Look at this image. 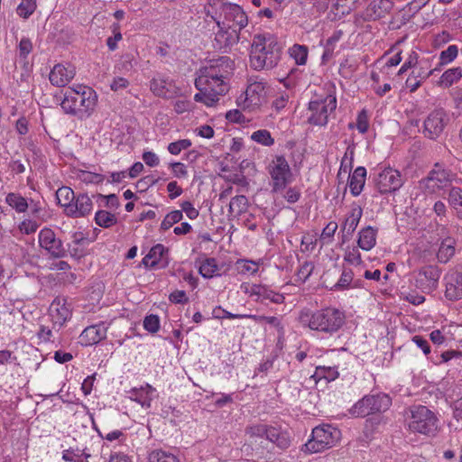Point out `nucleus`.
<instances>
[{
    "mask_svg": "<svg viewBox=\"0 0 462 462\" xmlns=\"http://www.w3.org/2000/svg\"><path fill=\"white\" fill-rule=\"evenodd\" d=\"M235 69L234 61L223 56L199 69L195 80L199 90L194 96L196 102L214 106L229 90V78Z\"/></svg>",
    "mask_w": 462,
    "mask_h": 462,
    "instance_id": "obj_1",
    "label": "nucleus"
},
{
    "mask_svg": "<svg viewBox=\"0 0 462 462\" xmlns=\"http://www.w3.org/2000/svg\"><path fill=\"white\" fill-rule=\"evenodd\" d=\"M300 326L326 336L337 333L346 323V314L335 307H326L311 310L302 309L298 317Z\"/></svg>",
    "mask_w": 462,
    "mask_h": 462,
    "instance_id": "obj_2",
    "label": "nucleus"
},
{
    "mask_svg": "<svg viewBox=\"0 0 462 462\" xmlns=\"http://www.w3.org/2000/svg\"><path fill=\"white\" fill-rule=\"evenodd\" d=\"M97 104V95L92 88L74 84L65 91L60 106L65 114L86 119L94 113Z\"/></svg>",
    "mask_w": 462,
    "mask_h": 462,
    "instance_id": "obj_3",
    "label": "nucleus"
},
{
    "mask_svg": "<svg viewBox=\"0 0 462 462\" xmlns=\"http://www.w3.org/2000/svg\"><path fill=\"white\" fill-rule=\"evenodd\" d=\"M282 49L274 35L265 32L255 34L250 50V65L255 70L274 68L281 58Z\"/></svg>",
    "mask_w": 462,
    "mask_h": 462,
    "instance_id": "obj_4",
    "label": "nucleus"
},
{
    "mask_svg": "<svg viewBox=\"0 0 462 462\" xmlns=\"http://www.w3.org/2000/svg\"><path fill=\"white\" fill-rule=\"evenodd\" d=\"M222 12L225 15V22L228 30L225 29V26H221L220 23L217 22L219 31L216 34V40L223 42L225 45H234L239 42V32L242 29L247 26L248 17L243 8L233 3H225L222 5Z\"/></svg>",
    "mask_w": 462,
    "mask_h": 462,
    "instance_id": "obj_5",
    "label": "nucleus"
},
{
    "mask_svg": "<svg viewBox=\"0 0 462 462\" xmlns=\"http://www.w3.org/2000/svg\"><path fill=\"white\" fill-rule=\"evenodd\" d=\"M341 439V431L331 424L316 426L310 438L302 446L301 451L306 454L323 452L337 445Z\"/></svg>",
    "mask_w": 462,
    "mask_h": 462,
    "instance_id": "obj_6",
    "label": "nucleus"
},
{
    "mask_svg": "<svg viewBox=\"0 0 462 462\" xmlns=\"http://www.w3.org/2000/svg\"><path fill=\"white\" fill-rule=\"evenodd\" d=\"M266 103V83L257 77L248 79L245 90L236 99V106L246 112H257Z\"/></svg>",
    "mask_w": 462,
    "mask_h": 462,
    "instance_id": "obj_7",
    "label": "nucleus"
},
{
    "mask_svg": "<svg viewBox=\"0 0 462 462\" xmlns=\"http://www.w3.org/2000/svg\"><path fill=\"white\" fill-rule=\"evenodd\" d=\"M337 108V97L330 92L315 94L309 102L308 121L310 124L324 126L328 122L329 116Z\"/></svg>",
    "mask_w": 462,
    "mask_h": 462,
    "instance_id": "obj_8",
    "label": "nucleus"
},
{
    "mask_svg": "<svg viewBox=\"0 0 462 462\" xmlns=\"http://www.w3.org/2000/svg\"><path fill=\"white\" fill-rule=\"evenodd\" d=\"M266 170L271 179V192L273 194L283 191L292 181L291 168L283 155L273 156Z\"/></svg>",
    "mask_w": 462,
    "mask_h": 462,
    "instance_id": "obj_9",
    "label": "nucleus"
},
{
    "mask_svg": "<svg viewBox=\"0 0 462 462\" xmlns=\"http://www.w3.org/2000/svg\"><path fill=\"white\" fill-rule=\"evenodd\" d=\"M409 412L408 427L411 431L430 435L437 430V417L426 406L413 405Z\"/></svg>",
    "mask_w": 462,
    "mask_h": 462,
    "instance_id": "obj_10",
    "label": "nucleus"
},
{
    "mask_svg": "<svg viewBox=\"0 0 462 462\" xmlns=\"http://www.w3.org/2000/svg\"><path fill=\"white\" fill-rule=\"evenodd\" d=\"M392 404L388 394L377 393L365 395L349 410L355 417H365L373 413L387 411Z\"/></svg>",
    "mask_w": 462,
    "mask_h": 462,
    "instance_id": "obj_11",
    "label": "nucleus"
},
{
    "mask_svg": "<svg viewBox=\"0 0 462 462\" xmlns=\"http://www.w3.org/2000/svg\"><path fill=\"white\" fill-rule=\"evenodd\" d=\"M374 181L381 194L393 193L399 190L404 182L401 172L392 167L378 169Z\"/></svg>",
    "mask_w": 462,
    "mask_h": 462,
    "instance_id": "obj_12",
    "label": "nucleus"
},
{
    "mask_svg": "<svg viewBox=\"0 0 462 462\" xmlns=\"http://www.w3.org/2000/svg\"><path fill=\"white\" fill-rule=\"evenodd\" d=\"M240 290L249 297L254 298L255 301L263 302L268 300L275 304H282L285 300L283 294L273 291L266 284L242 282Z\"/></svg>",
    "mask_w": 462,
    "mask_h": 462,
    "instance_id": "obj_13",
    "label": "nucleus"
},
{
    "mask_svg": "<svg viewBox=\"0 0 462 462\" xmlns=\"http://www.w3.org/2000/svg\"><path fill=\"white\" fill-rule=\"evenodd\" d=\"M449 117L445 109L441 107L432 110L423 123V134L426 137L435 140L445 129Z\"/></svg>",
    "mask_w": 462,
    "mask_h": 462,
    "instance_id": "obj_14",
    "label": "nucleus"
},
{
    "mask_svg": "<svg viewBox=\"0 0 462 462\" xmlns=\"http://www.w3.org/2000/svg\"><path fill=\"white\" fill-rule=\"evenodd\" d=\"M393 7L392 0H374L363 12L355 14V23L361 24L364 22L383 18L392 11Z\"/></svg>",
    "mask_w": 462,
    "mask_h": 462,
    "instance_id": "obj_15",
    "label": "nucleus"
},
{
    "mask_svg": "<svg viewBox=\"0 0 462 462\" xmlns=\"http://www.w3.org/2000/svg\"><path fill=\"white\" fill-rule=\"evenodd\" d=\"M454 178V173L437 163L424 180V185L430 192L435 193L449 187Z\"/></svg>",
    "mask_w": 462,
    "mask_h": 462,
    "instance_id": "obj_16",
    "label": "nucleus"
},
{
    "mask_svg": "<svg viewBox=\"0 0 462 462\" xmlns=\"http://www.w3.org/2000/svg\"><path fill=\"white\" fill-rule=\"evenodd\" d=\"M40 246L55 258H61L65 255V250L60 239L56 237L51 228L44 227L38 235Z\"/></svg>",
    "mask_w": 462,
    "mask_h": 462,
    "instance_id": "obj_17",
    "label": "nucleus"
},
{
    "mask_svg": "<svg viewBox=\"0 0 462 462\" xmlns=\"http://www.w3.org/2000/svg\"><path fill=\"white\" fill-rule=\"evenodd\" d=\"M49 318L51 323L55 324L56 328H62L71 318V310L67 300L62 298H56L49 308Z\"/></svg>",
    "mask_w": 462,
    "mask_h": 462,
    "instance_id": "obj_18",
    "label": "nucleus"
},
{
    "mask_svg": "<svg viewBox=\"0 0 462 462\" xmlns=\"http://www.w3.org/2000/svg\"><path fill=\"white\" fill-rule=\"evenodd\" d=\"M150 90L157 97L162 98H172L179 93L175 82L169 77L158 75L150 81Z\"/></svg>",
    "mask_w": 462,
    "mask_h": 462,
    "instance_id": "obj_19",
    "label": "nucleus"
},
{
    "mask_svg": "<svg viewBox=\"0 0 462 462\" xmlns=\"http://www.w3.org/2000/svg\"><path fill=\"white\" fill-rule=\"evenodd\" d=\"M254 434L264 437L267 440L275 444L282 449H285L291 445L289 434L274 427H267L265 425L257 426L254 429Z\"/></svg>",
    "mask_w": 462,
    "mask_h": 462,
    "instance_id": "obj_20",
    "label": "nucleus"
},
{
    "mask_svg": "<svg viewBox=\"0 0 462 462\" xmlns=\"http://www.w3.org/2000/svg\"><path fill=\"white\" fill-rule=\"evenodd\" d=\"M445 297L448 300L462 299V273L457 270H449L444 276Z\"/></svg>",
    "mask_w": 462,
    "mask_h": 462,
    "instance_id": "obj_21",
    "label": "nucleus"
},
{
    "mask_svg": "<svg viewBox=\"0 0 462 462\" xmlns=\"http://www.w3.org/2000/svg\"><path fill=\"white\" fill-rule=\"evenodd\" d=\"M128 398L140 404L143 409L151 408L152 400L157 397V390L149 383H144L140 387H134L128 391Z\"/></svg>",
    "mask_w": 462,
    "mask_h": 462,
    "instance_id": "obj_22",
    "label": "nucleus"
},
{
    "mask_svg": "<svg viewBox=\"0 0 462 462\" xmlns=\"http://www.w3.org/2000/svg\"><path fill=\"white\" fill-rule=\"evenodd\" d=\"M75 68L70 65L56 64L50 72L51 83L56 87H65L75 77Z\"/></svg>",
    "mask_w": 462,
    "mask_h": 462,
    "instance_id": "obj_23",
    "label": "nucleus"
},
{
    "mask_svg": "<svg viewBox=\"0 0 462 462\" xmlns=\"http://www.w3.org/2000/svg\"><path fill=\"white\" fill-rule=\"evenodd\" d=\"M93 209L91 199L87 194H79L73 202L67 207L66 215L71 217H82L88 215Z\"/></svg>",
    "mask_w": 462,
    "mask_h": 462,
    "instance_id": "obj_24",
    "label": "nucleus"
},
{
    "mask_svg": "<svg viewBox=\"0 0 462 462\" xmlns=\"http://www.w3.org/2000/svg\"><path fill=\"white\" fill-rule=\"evenodd\" d=\"M363 216V209L360 206L355 205L346 215L344 223L341 226L342 243H345L356 231L360 219Z\"/></svg>",
    "mask_w": 462,
    "mask_h": 462,
    "instance_id": "obj_25",
    "label": "nucleus"
},
{
    "mask_svg": "<svg viewBox=\"0 0 462 462\" xmlns=\"http://www.w3.org/2000/svg\"><path fill=\"white\" fill-rule=\"evenodd\" d=\"M106 337V328L104 324H97L87 327L79 335V343L88 346L99 343Z\"/></svg>",
    "mask_w": 462,
    "mask_h": 462,
    "instance_id": "obj_26",
    "label": "nucleus"
},
{
    "mask_svg": "<svg viewBox=\"0 0 462 462\" xmlns=\"http://www.w3.org/2000/svg\"><path fill=\"white\" fill-rule=\"evenodd\" d=\"M441 275V271L434 265L422 267L418 273V282H426L425 288L435 289Z\"/></svg>",
    "mask_w": 462,
    "mask_h": 462,
    "instance_id": "obj_27",
    "label": "nucleus"
},
{
    "mask_svg": "<svg viewBox=\"0 0 462 462\" xmlns=\"http://www.w3.org/2000/svg\"><path fill=\"white\" fill-rule=\"evenodd\" d=\"M366 179V170L365 167H357L354 172L349 175L348 187L351 194L357 197L363 191Z\"/></svg>",
    "mask_w": 462,
    "mask_h": 462,
    "instance_id": "obj_28",
    "label": "nucleus"
},
{
    "mask_svg": "<svg viewBox=\"0 0 462 462\" xmlns=\"http://www.w3.org/2000/svg\"><path fill=\"white\" fill-rule=\"evenodd\" d=\"M377 229L373 226L362 228L358 233V247L365 251H370L376 245Z\"/></svg>",
    "mask_w": 462,
    "mask_h": 462,
    "instance_id": "obj_29",
    "label": "nucleus"
},
{
    "mask_svg": "<svg viewBox=\"0 0 462 462\" xmlns=\"http://www.w3.org/2000/svg\"><path fill=\"white\" fill-rule=\"evenodd\" d=\"M167 248L162 244L153 245L149 253L143 258V264L145 267L155 268L160 264L163 254L167 253Z\"/></svg>",
    "mask_w": 462,
    "mask_h": 462,
    "instance_id": "obj_30",
    "label": "nucleus"
},
{
    "mask_svg": "<svg viewBox=\"0 0 462 462\" xmlns=\"http://www.w3.org/2000/svg\"><path fill=\"white\" fill-rule=\"evenodd\" d=\"M455 245V240L451 237L442 240L437 253V259L440 263H447L454 256Z\"/></svg>",
    "mask_w": 462,
    "mask_h": 462,
    "instance_id": "obj_31",
    "label": "nucleus"
},
{
    "mask_svg": "<svg viewBox=\"0 0 462 462\" xmlns=\"http://www.w3.org/2000/svg\"><path fill=\"white\" fill-rule=\"evenodd\" d=\"M5 203L17 213H25L29 208L27 199L20 193L10 192L5 196Z\"/></svg>",
    "mask_w": 462,
    "mask_h": 462,
    "instance_id": "obj_32",
    "label": "nucleus"
},
{
    "mask_svg": "<svg viewBox=\"0 0 462 462\" xmlns=\"http://www.w3.org/2000/svg\"><path fill=\"white\" fill-rule=\"evenodd\" d=\"M199 273L202 277L211 279L220 275V267L215 258H207L200 263Z\"/></svg>",
    "mask_w": 462,
    "mask_h": 462,
    "instance_id": "obj_33",
    "label": "nucleus"
},
{
    "mask_svg": "<svg viewBox=\"0 0 462 462\" xmlns=\"http://www.w3.org/2000/svg\"><path fill=\"white\" fill-rule=\"evenodd\" d=\"M462 78V69L459 67L451 68L442 73L439 79V86L449 88Z\"/></svg>",
    "mask_w": 462,
    "mask_h": 462,
    "instance_id": "obj_34",
    "label": "nucleus"
},
{
    "mask_svg": "<svg viewBox=\"0 0 462 462\" xmlns=\"http://www.w3.org/2000/svg\"><path fill=\"white\" fill-rule=\"evenodd\" d=\"M146 462H180L176 455L163 450L162 448H154L148 453Z\"/></svg>",
    "mask_w": 462,
    "mask_h": 462,
    "instance_id": "obj_35",
    "label": "nucleus"
},
{
    "mask_svg": "<svg viewBox=\"0 0 462 462\" xmlns=\"http://www.w3.org/2000/svg\"><path fill=\"white\" fill-rule=\"evenodd\" d=\"M260 262L247 259H239L236 262V268L239 274L254 275L259 270Z\"/></svg>",
    "mask_w": 462,
    "mask_h": 462,
    "instance_id": "obj_36",
    "label": "nucleus"
},
{
    "mask_svg": "<svg viewBox=\"0 0 462 462\" xmlns=\"http://www.w3.org/2000/svg\"><path fill=\"white\" fill-rule=\"evenodd\" d=\"M61 328H56L55 324L41 325L37 332L38 338L42 342H53L57 339L58 335Z\"/></svg>",
    "mask_w": 462,
    "mask_h": 462,
    "instance_id": "obj_37",
    "label": "nucleus"
},
{
    "mask_svg": "<svg viewBox=\"0 0 462 462\" xmlns=\"http://www.w3.org/2000/svg\"><path fill=\"white\" fill-rule=\"evenodd\" d=\"M251 141L265 147H271L275 143L274 138L267 129H259L252 133Z\"/></svg>",
    "mask_w": 462,
    "mask_h": 462,
    "instance_id": "obj_38",
    "label": "nucleus"
},
{
    "mask_svg": "<svg viewBox=\"0 0 462 462\" xmlns=\"http://www.w3.org/2000/svg\"><path fill=\"white\" fill-rule=\"evenodd\" d=\"M248 208V199L244 195H238L230 200L229 212L234 216H240L245 213Z\"/></svg>",
    "mask_w": 462,
    "mask_h": 462,
    "instance_id": "obj_39",
    "label": "nucleus"
},
{
    "mask_svg": "<svg viewBox=\"0 0 462 462\" xmlns=\"http://www.w3.org/2000/svg\"><path fill=\"white\" fill-rule=\"evenodd\" d=\"M433 61V57L421 58L415 67V74L417 78L427 79L434 74V70H430Z\"/></svg>",
    "mask_w": 462,
    "mask_h": 462,
    "instance_id": "obj_40",
    "label": "nucleus"
},
{
    "mask_svg": "<svg viewBox=\"0 0 462 462\" xmlns=\"http://www.w3.org/2000/svg\"><path fill=\"white\" fill-rule=\"evenodd\" d=\"M75 193L74 191L66 186L60 187L56 191V199L58 200V203L64 208V211L67 210V207H69L73 200L75 199Z\"/></svg>",
    "mask_w": 462,
    "mask_h": 462,
    "instance_id": "obj_41",
    "label": "nucleus"
},
{
    "mask_svg": "<svg viewBox=\"0 0 462 462\" xmlns=\"http://www.w3.org/2000/svg\"><path fill=\"white\" fill-rule=\"evenodd\" d=\"M448 202L456 211L458 217L462 218V189L453 187L449 190Z\"/></svg>",
    "mask_w": 462,
    "mask_h": 462,
    "instance_id": "obj_42",
    "label": "nucleus"
},
{
    "mask_svg": "<svg viewBox=\"0 0 462 462\" xmlns=\"http://www.w3.org/2000/svg\"><path fill=\"white\" fill-rule=\"evenodd\" d=\"M308 48L304 45L294 44L289 49L290 56L295 60L298 65H304L307 62Z\"/></svg>",
    "mask_w": 462,
    "mask_h": 462,
    "instance_id": "obj_43",
    "label": "nucleus"
},
{
    "mask_svg": "<svg viewBox=\"0 0 462 462\" xmlns=\"http://www.w3.org/2000/svg\"><path fill=\"white\" fill-rule=\"evenodd\" d=\"M353 279V271L349 268H344L337 282L334 285V289L337 291H345L350 289Z\"/></svg>",
    "mask_w": 462,
    "mask_h": 462,
    "instance_id": "obj_44",
    "label": "nucleus"
},
{
    "mask_svg": "<svg viewBox=\"0 0 462 462\" xmlns=\"http://www.w3.org/2000/svg\"><path fill=\"white\" fill-rule=\"evenodd\" d=\"M339 375V373L335 366H317L315 371V376L318 379H325L328 382L336 380Z\"/></svg>",
    "mask_w": 462,
    "mask_h": 462,
    "instance_id": "obj_45",
    "label": "nucleus"
},
{
    "mask_svg": "<svg viewBox=\"0 0 462 462\" xmlns=\"http://www.w3.org/2000/svg\"><path fill=\"white\" fill-rule=\"evenodd\" d=\"M96 223L102 227L107 228L116 223V217L114 214L106 210H99L95 216Z\"/></svg>",
    "mask_w": 462,
    "mask_h": 462,
    "instance_id": "obj_46",
    "label": "nucleus"
},
{
    "mask_svg": "<svg viewBox=\"0 0 462 462\" xmlns=\"http://www.w3.org/2000/svg\"><path fill=\"white\" fill-rule=\"evenodd\" d=\"M36 7V0H22L16 13L20 17L27 19L34 13Z\"/></svg>",
    "mask_w": 462,
    "mask_h": 462,
    "instance_id": "obj_47",
    "label": "nucleus"
},
{
    "mask_svg": "<svg viewBox=\"0 0 462 462\" xmlns=\"http://www.w3.org/2000/svg\"><path fill=\"white\" fill-rule=\"evenodd\" d=\"M458 55V47L457 45H449L446 50L439 53V66H445L453 62Z\"/></svg>",
    "mask_w": 462,
    "mask_h": 462,
    "instance_id": "obj_48",
    "label": "nucleus"
},
{
    "mask_svg": "<svg viewBox=\"0 0 462 462\" xmlns=\"http://www.w3.org/2000/svg\"><path fill=\"white\" fill-rule=\"evenodd\" d=\"M337 228L338 226L336 221H330L327 224L319 236V242L321 245H328L332 242L334 235Z\"/></svg>",
    "mask_w": 462,
    "mask_h": 462,
    "instance_id": "obj_49",
    "label": "nucleus"
},
{
    "mask_svg": "<svg viewBox=\"0 0 462 462\" xmlns=\"http://www.w3.org/2000/svg\"><path fill=\"white\" fill-rule=\"evenodd\" d=\"M344 261L351 265H360L363 263L361 254L357 247H346L344 254Z\"/></svg>",
    "mask_w": 462,
    "mask_h": 462,
    "instance_id": "obj_50",
    "label": "nucleus"
},
{
    "mask_svg": "<svg viewBox=\"0 0 462 462\" xmlns=\"http://www.w3.org/2000/svg\"><path fill=\"white\" fill-rule=\"evenodd\" d=\"M183 217L180 210H172L168 213L161 223V229L166 231L170 229L174 224L180 222Z\"/></svg>",
    "mask_w": 462,
    "mask_h": 462,
    "instance_id": "obj_51",
    "label": "nucleus"
},
{
    "mask_svg": "<svg viewBox=\"0 0 462 462\" xmlns=\"http://www.w3.org/2000/svg\"><path fill=\"white\" fill-rule=\"evenodd\" d=\"M192 145L189 139H180L178 141L170 143L167 150L172 155L180 154L183 150L189 149Z\"/></svg>",
    "mask_w": 462,
    "mask_h": 462,
    "instance_id": "obj_52",
    "label": "nucleus"
},
{
    "mask_svg": "<svg viewBox=\"0 0 462 462\" xmlns=\"http://www.w3.org/2000/svg\"><path fill=\"white\" fill-rule=\"evenodd\" d=\"M355 157V145H348L341 160L340 171L347 172L352 167Z\"/></svg>",
    "mask_w": 462,
    "mask_h": 462,
    "instance_id": "obj_53",
    "label": "nucleus"
},
{
    "mask_svg": "<svg viewBox=\"0 0 462 462\" xmlns=\"http://www.w3.org/2000/svg\"><path fill=\"white\" fill-rule=\"evenodd\" d=\"M143 328L149 333L155 334L160 330L161 322L159 316L150 314L146 316L143 323Z\"/></svg>",
    "mask_w": 462,
    "mask_h": 462,
    "instance_id": "obj_54",
    "label": "nucleus"
},
{
    "mask_svg": "<svg viewBox=\"0 0 462 462\" xmlns=\"http://www.w3.org/2000/svg\"><path fill=\"white\" fill-rule=\"evenodd\" d=\"M213 317L215 319H248L249 314H234V313H231V312L222 309L221 307H217L213 310Z\"/></svg>",
    "mask_w": 462,
    "mask_h": 462,
    "instance_id": "obj_55",
    "label": "nucleus"
},
{
    "mask_svg": "<svg viewBox=\"0 0 462 462\" xmlns=\"http://www.w3.org/2000/svg\"><path fill=\"white\" fill-rule=\"evenodd\" d=\"M78 178L82 182H85V183H88H88H99V182L103 181L102 175H100L98 173H94V172H91V171H80L78 173Z\"/></svg>",
    "mask_w": 462,
    "mask_h": 462,
    "instance_id": "obj_56",
    "label": "nucleus"
},
{
    "mask_svg": "<svg viewBox=\"0 0 462 462\" xmlns=\"http://www.w3.org/2000/svg\"><path fill=\"white\" fill-rule=\"evenodd\" d=\"M356 128L361 134H365L369 128V116L365 110H362L356 117Z\"/></svg>",
    "mask_w": 462,
    "mask_h": 462,
    "instance_id": "obj_57",
    "label": "nucleus"
},
{
    "mask_svg": "<svg viewBox=\"0 0 462 462\" xmlns=\"http://www.w3.org/2000/svg\"><path fill=\"white\" fill-rule=\"evenodd\" d=\"M248 319H251L256 322H266L268 324H270L271 326H273L275 328H277L278 329H282V326L281 324V321L278 318L276 317H268V316H257V315H252V314H249V317Z\"/></svg>",
    "mask_w": 462,
    "mask_h": 462,
    "instance_id": "obj_58",
    "label": "nucleus"
},
{
    "mask_svg": "<svg viewBox=\"0 0 462 462\" xmlns=\"http://www.w3.org/2000/svg\"><path fill=\"white\" fill-rule=\"evenodd\" d=\"M39 224L32 219H24L19 224V230L25 235H31L36 232Z\"/></svg>",
    "mask_w": 462,
    "mask_h": 462,
    "instance_id": "obj_59",
    "label": "nucleus"
},
{
    "mask_svg": "<svg viewBox=\"0 0 462 462\" xmlns=\"http://www.w3.org/2000/svg\"><path fill=\"white\" fill-rule=\"evenodd\" d=\"M18 50L19 57L25 60L32 50V43L31 40L28 38H22L18 45Z\"/></svg>",
    "mask_w": 462,
    "mask_h": 462,
    "instance_id": "obj_60",
    "label": "nucleus"
},
{
    "mask_svg": "<svg viewBox=\"0 0 462 462\" xmlns=\"http://www.w3.org/2000/svg\"><path fill=\"white\" fill-rule=\"evenodd\" d=\"M314 266L310 262L303 263L298 270L297 276L301 282H305L312 273Z\"/></svg>",
    "mask_w": 462,
    "mask_h": 462,
    "instance_id": "obj_61",
    "label": "nucleus"
},
{
    "mask_svg": "<svg viewBox=\"0 0 462 462\" xmlns=\"http://www.w3.org/2000/svg\"><path fill=\"white\" fill-rule=\"evenodd\" d=\"M134 65H135V60H134L133 54H131V53H125V54L122 55L121 59L119 60V63H118L119 69L125 70V71L131 70L134 67Z\"/></svg>",
    "mask_w": 462,
    "mask_h": 462,
    "instance_id": "obj_62",
    "label": "nucleus"
},
{
    "mask_svg": "<svg viewBox=\"0 0 462 462\" xmlns=\"http://www.w3.org/2000/svg\"><path fill=\"white\" fill-rule=\"evenodd\" d=\"M170 167L174 177L181 179L188 176V170L184 163L179 162H171L170 163Z\"/></svg>",
    "mask_w": 462,
    "mask_h": 462,
    "instance_id": "obj_63",
    "label": "nucleus"
},
{
    "mask_svg": "<svg viewBox=\"0 0 462 462\" xmlns=\"http://www.w3.org/2000/svg\"><path fill=\"white\" fill-rule=\"evenodd\" d=\"M424 79L417 78L415 71H412L410 77L406 79L405 85L410 92H415L420 86Z\"/></svg>",
    "mask_w": 462,
    "mask_h": 462,
    "instance_id": "obj_64",
    "label": "nucleus"
}]
</instances>
